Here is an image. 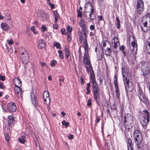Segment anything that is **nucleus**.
Segmentation results:
<instances>
[{"label": "nucleus", "mask_w": 150, "mask_h": 150, "mask_svg": "<svg viewBox=\"0 0 150 150\" xmlns=\"http://www.w3.org/2000/svg\"><path fill=\"white\" fill-rule=\"evenodd\" d=\"M83 61L85 65H88L89 66L90 69V81L92 82L93 84H96L97 83L95 78V76L94 72L91 63L88 52H85L84 53Z\"/></svg>", "instance_id": "1"}, {"label": "nucleus", "mask_w": 150, "mask_h": 150, "mask_svg": "<svg viewBox=\"0 0 150 150\" xmlns=\"http://www.w3.org/2000/svg\"><path fill=\"white\" fill-rule=\"evenodd\" d=\"M140 63L142 74L144 77L146 78L149 74L150 65L148 62L146 61H142L140 62Z\"/></svg>", "instance_id": "2"}, {"label": "nucleus", "mask_w": 150, "mask_h": 150, "mask_svg": "<svg viewBox=\"0 0 150 150\" xmlns=\"http://www.w3.org/2000/svg\"><path fill=\"white\" fill-rule=\"evenodd\" d=\"M23 51L20 50L19 53L21 55V59L23 64H27L29 62V56L28 52L25 49H22Z\"/></svg>", "instance_id": "3"}, {"label": "nucleus", "mask_w": 150, "mask_h": 150, "mask_svg": "<svg viewBox=\"0 0 150 150\" xmlns=\"http://www.w3.org/2000/svg\"><path fill=\"white\" fill-rule=\"evenodd\" d=\"M139 89L138 90V96L140 100L144 104L146 105L148 104L149 101L145 94L143 93L141 88H140V85H138Z\"/></svg>", "instance_id": "4"}, {"label": "nucleus", "mask_w": 150, "mask_h": 150, "mask_svg": "<svg viewBox=\"0 0 150 150\" xmlns=\"http://www.w3.org/2000/svg\"><path fill=\"white\" fill-rule=\"evenodd\" d=\"M98 85H93V97L94 99L95 100L96 102L98 105H99V101H100V96L99 94V88Z\"/></svg>", "instance_id": "5"}, {"label": "nucleus", "mask_w": 150, "mask_h": 150, "mask_svg": "<svg viewBox=\"0 0 150 150\" xmlns=\"http://www.w3.org/2000/svg\"><path fill=\"white\" fill-rule=\"evenodd\" d=\"M126 70V69L125 67H122V72L124 83L125 84H129V80L131 77L129 75H128L127 73L125 72Z\"/></svg>", "instance_id": "6"}, {"label": "nucleus", "mask_w": 150, "mask_h": 150, "mask_svg": "<svg viewBox=\"0 0 150 150\" xmlns=\"http://www.w3.org/2000/svg\"><path fill=\"white\" fill-rule=\"evenodd\" d=\"M136 9L139 14L142 13L144 11V4L142 0H137Z\"/></svg>", "instance_id": "7"}, {"label": "nucleus", "mask_w": 150, "mask_h": 150, "mask_svg": "<svg viewBox=\"0 0 150 150\" xmlns=\"http://www.w3.org/2000/svg\"><path fill=\"white\" fill-rule=\"evenodd\" d=\"M30 97L31 101L33 105L35 106H38V101L36 92L32 91L30 94Z\"/></svg>", "instance_id": "8"}, {"label": "nucleus", "mask_w": 150, "mask_h": 150, "mask_svg": "<svg viewBox=\"0 0 150 150\" xmlns=\"http://www.w3.org/2000/svg\"><path fill=\"white\" fill-rule=\"evenodd\" d=\"M12 25V24L11 25L9 24V23L8 22V21L2 23L1 24V28L3 30L5 31H7L10 29Z\"/></svg>", "instance_id": "9"}, {"label": "nucleus", "mask_w": 150, "mask_h": 150, "mask_svg": "<svg viewBox=\"0 0 150 150\" xmlns=\"http://www.w3.org/2000/svg\"><path fill=\"white\" fill-rule=\"evenodd\" d=\"M146 18H145L142 21V23L143 25V27L141 26V29L144 32L143 33L142 36L144 37L145 36V33L148 31V28L147 27V22Z\"/></svg>", "instance_id": "10"}, {"label": "nucleus", "mask_w": 150, "mask_h": 150, "mask_svg": "<svg viewBox=\"0 0 150 150\" xmlns=\"http://www.w3.org/2000/svg\"><path fill=\"white\" fill-rule=\"evenodd\" d=\"M49 96L48 92L45 91L44 92L43 97L44 101L47 105H50V102Z\"/></svg>", "instance_id": "11"}, {"label": "nucleus", "mask_w": 150, "mask_h": 150, "mask_svg": "<svg viewBox=\"0 0 150 150\" xmlns=\"http://www.w3.org/2000/svg\"><path fill=\"white\" fill-rule=\"evenodd\" d=\"M146 118L145 116L142 117L140 119V122L143 127L144 129L146 128L147 125L150 121V120L148 121L147 120L146 121Z\"/></svg>", "instance_id": "12"}, {"label": "nucleus", "mask_w": 150, "mask_h": 150, "mask_svg": "<svg viewBox=\"0 0 150 150\" xmlns=\"http://www.w3.org/2000/svg\"><path fill=\"white\" fill-rule=\"evenodd\" d=\"M7 109L10 112H13L16 111V107L14 103H11L8 105Z\"/></svg>", "instance_id": "13"}, {"label": "nucleus", "mask_w": 150, "mask_h": 150, "mask_svg": "<svg viewBox=\"0 0 150 150\" xmlns=\"http://www.w3.org/2000/svg\"><path fill=\"white\" fill-rule=\"evenodd\" d=\"M126 140L128 150H133V145L131 139L126 136Z\"/></svg>", "instance_id": "14"}, {"label": "nucleus", "mask_w": 150, "mask_h": 150, "mask_svg": "<svg viewBox=\"0 0 150 150\" xmlns=\"http://www.w3.org/2000/svg\"><path fill=\"white\" fill-rule=\"evenodd\" d=\"M87 13H88L89 17L88 19L90 20L89 21L91 22V21H93L95 18L96 16L94 14H91L89 12H88L85 10L84 14L85 16H87Z\"/></svg>", "instance_id": "15"}, {"label": "nucleus", "mask_w": 150, "mask_h": 150, "mask_svg": "<svg viewBox=\"0 0 150 150\" xmlns=\"http://www.w3.org/2000/svg\"><path fill=\"white\" fill-rule=\"evenodd\" d=\"M46 45L45 42L42 39L38 40L37 46L38 48L40 49H42Z\"/></svg>", "instance_id": "16"}, {"label": "nucleus", "mask_w": 150, "mask_h": 150, "mask_svg": "<svg viewBox=\"0 0 150 150\" xmlns=\"http://www.w3.org/2000/svg\"><path fill=\"white\" fill-rule=\"evenodd\" d=\"M5 21H8V22L9 23V24L11 25L12 21L11 19V17L10 15V14L9 13L7 12L5 14Z\"/></svg>", "instance_id": "17"}, {"label": "nucleus", "mask_w": 150, "mask_h": 150, "mask_svg": "<svg viewBox=\"0 0 150 150\" xmlns=\"http://www.w3.org/2000/svg\"><path fill=\"white\" fill-rule=\"evenodd\" d=\"M125 88L126 91V93L127 92H131L132 91L134 88V85H125Z\"/></svg>", "instance_id": "18"}, {"label": "nucleus", "mask_w": 150, "mask_h": 150, "mask_svg": "<svg viewBox=\"0 0 150 150\" xmlns=\"http://www.w3.org/2000/svg\"><path fill=\"white\" fill-rule=\"evenodd\" d=\"M8 124L10 127L11 125L13 124L15 122L14 117L12 115L8 116Z\"/></svg>", "instance_id": "19"}, {"label": "nucleus", "mask_w": 150, "mask_h": 150, "mask_svg": "<svg viewBox=\"0 0 150 150\" xmlns=\"http://www.w3.org/2000/svg\"><path fill=\"white\" fill-rule=\"evenodd\" d=\"M134 138L142 137L141 134L139 131L134 130L133 132Z\"/></svg>", "instance_id": "20"}, {"label": "nucleus", "mask_w": 150, "mask_h": 150, "mask_svg": "<svg viewBox=\"0 0 150 150\" xmlns=\"http://www.w3.org/2000/svg\"><path fill=\"white\" fill-rule=\"evenodd\" d=\"M53 16L55 19V23H57L59 17V15L57 11H54L53 13Z\"/></svg>", "instance_id": "21"}, {"label": "nucleus", "mask_w": 150, "mask_h": 150, "mask_svg": "<svg viewBox=\"0 0 150 150\" xmlns=\"http://www.w3.org/2000/svg\"><path fill=\"white\" fill-rule=\"evenodd\" d=\"M134 142L135 144L137 146H139L141 145L142 141V137L134 138Z\"/></svg>", "instance_id": "22"}, {"label": "nucleus", "mask_w": 150, "mask_h": 150, "mask_svg": "<svg viewBox=\"0 0 150 150\" xmlns=\"http://www.w3.org/2000/svg\"><path fill=\"white\" fill-rule=\"evenodd\" d=\"M143 112L145 113L144 114V116H145L146 118V120H147L148 121L150 120V114L149 112L145 109L144 110Z\"/></svg>", "instance_id": "23"}, {"label": "nucleus", "mask_w": 150, "mask_h": 150, "mask_svg": "<svg viewBox=\"0 0 150 150\" xmlns=\"http://www.w3.org/2000/svg\"><path fill=\"white\" fill-rule=\"evenodd\" d=\"M115 86L116 96L118 99H119L120 94L119 91L118 85H115Z\"/></svg>", "instance_id": "24"}, {"label": "nucleus", "mask_w": 150, "mask_h": 150, "mask_svg": "<svg viewBox=\"0 0 150 150\" xmlns=\"http://www.w3.org/2000/svg\"><path fill=\"white\" fill-rule=\"evenodd\" d=\"M108 44H109V45L110 46V47H107L105 51L106 52L105 54L107 56H110V53L111 52V50H110V48L111 47V44L109 42L108 43Z\"/></svg>", "instance_id": "25"}, {"label": "nucleus", "mask_w": 150, "mask_h": 150, "mask_svg": "<svg viewBox=\"0 0 150 150\" xmlns=\"http://www.w3.org/2000/svg\"><path fill=\"white\" fill-rule=\"evenodd\" d=\"M112 47L113 48V50L114 52H117V48L118 46L120 45V43H112Z\"/></svg>", "instance_id": "26"}, {"label": "nucleus", "mask_w": 150, "mask_h": 150, "mask_svg": "<svg viewBox=\"0 0 150 150\" xmlns=\"http://www.w3.org/2000/svg\"><path fill=\"white\" fill-rule=\"evenodd\" d=\"M132 38L133 39V40L131 42V45L130 46L134 47L135 48H137V41L135 39V37L134 36H133Z\"/></svg>", "instance_id": "27"}, {"label": "nucleus", "mask_w": 150, "mask_h": 150, "mask_svg": "<svg viewBox=\"0 0 150 150\" xmlns=\"http://www.w3.org/2000/svg\"><path fill=\"white\" fill-rule=\"evenodd\" d=\"M13 82L14 84H21V81L18 78H15L13 79Z\"/></svg>", "instance_id": "28"}, {"label": "nucleus", "mask_w": 150, "mask_h": 150, "mask_svg": "<svg viewBox=\"0 0 150 150\" xmlns=\"http://www.w3.org/2000/svg\"><path fill=\"white\" fill-rule=\"evenodd\" d=\"M130 50L132 53V55L134 56L137 54V48L130 46Z\"/></svg>", "instance_id": "29"}, {"label": "nucleus", "mask_w": 150, "mask_h": 150, "mask_svg": "<svg viewBox=\"0 0 150 150\" xmlns=\"http://www.w3.org/2000/svg\"><path fill=\"white\" fill-rule=\"evenodd\" d=\"M15 86L14 87V90L15 91H20L22 92V90L21 88V85H20V86H18L17 85H15Z\"/></svg>", "instance_id": "30"}, {"label": "nucleus", "mask_w": 150, "mask_h": 150, "mask_svg": "<svg viewBox=\"0 0 150 150\" xmlns=\"http://www.w3.org/2000/svg\"><path fill=\"white\" fill-rule=\"evenodd\" d=\"M112 42L115 43H120L118 38L117 36H115L113 37L112 40Z\"/></svg>", "instance_id": "31"}, {"label": "nucleus", "mask_w": 150, "mask_h": 150, "mask_svg": "<svg viewBox=\"0 0 150 150\" xmlns=\"http://www.w3.org/2000/svg\"><path fill=\"white\" fill-rule=\"evenodd\" d=\"M15 95L18 98H22V92L20 91H15Z\"/></svg>", "instance_id": "32"}, {"label": "nucleus", "mask_w": 150, "mask_h": 150, "mask_svg": "<svg viewBox=\"0 0 150 150\" xmlns=\"http://www.w3.org/2000/svg\"><path fill=\"white\" fill-rule=\"evenodd\" d=\"M116 20L117 22V24H116V25H117V28L119 29L120 28V21L118 17H117L116 18Z\"/></svg>", "instance_id": "33"}, {"label": "nucleus", "mask_w": 150, "mask_h": 150, "mask_svg": "<svg viewBox=\"0 0 150 150\" xmlns=\"http://www.w3.org/2000/svg\"><path fill=\"white\" fill-rule=\"evenodd\" d=\"M65 52V57L67 59H68L69 56V50L67 48L65 47L64 48Z\"/></svg>", "instance_id": "34"}, {"label": "nucleus", "mask_w": 150, "mask_h": 150, "mask_svg": "<svg viewBox=\"0 0 150 150\" xmlns=\"http://www.w3.org/2000/svg\"><path fill=\"white\" fill-rule=\"evenodd\" d=\"M58 52L59 54V57L60 59H63L64 58L63 53L61 50H58Z\"/></svg>", "instance_id": "35"}, {"label": "nucleus", "mask_w": 150, "mask_h": 150, "mask_svg": "<svg viewBox=\"0 0 150 150\" xmlns=\"http://www.w3.org/2000/svg\"><path fill=\"white\" fill-rule=\"evenodd\" d=\"M79 24L80 27L86 25L84 21L82 19L80 20Z\"/></svg>", "instance_id": "36"}, {"label": "nucleus", "mask_w": 150, "mask_h": 150, "mask_svg": "<svg viewBox=\"0 0 150 150\" xmlns=\"http://www.w3.org/2000/svg\"><path fill=\"white\" fill-rule=\"evenodd\" d=\"M84 49L85 52H88V45L87 43H84Z\"/></svg>", "instance_id": "37"}, {"label": "nucleus", "mask_w": 150, "mask_h": 150, "mask_svg": "<svg viewBox=\"0 0 150 150\" xmlns=\"http://www.w3.org/2000/svg\"><path fill=\"white\" fill-rule=\"evenodd\" d=\"M117 76L115 74L113 78V80L114 81V84H118L117 82Z\"/></svg>", "instance_id": "38"}, {"label": "nucleus", "mask_w": 150, "mask_h": 150, "mask_svg": "<svg viewBox=\"0 0 150 150\" xmlns=\"http://www.w3.org/2000/svg\"><path fill=\"white\" fill-rule=\"evenodd\" d=\"M54 46L56 47V48L59 49H61L60 44L59 43L57 42H55L54 43Z\"/></svg>", "instance_id": "39"}, {"label": "nucleus", "mask_w": 150, "mask_h": 150, "mask_svg": "<svg viewBox=\"0 0 150 150\" xmlns=\"http://www.w3.org/2000/svg\"><path fill=\"white\" fill-rule=\"evenodd\" d=\"M89 3L90 4V6L91 7V11L90 12V13H91V14H94V12L95 8H93L91 3Z\"/></svg>", "instance_id": "40"}, {"label": "nucleus", "mask_w": 150, "mask_h": 150, "mask_svg": "<svg viewBox=\"0 0 150 150\" xmlns=\"http://www.w3.org/2000/svg\"><path fill=\"white\" fill-rule=\"evenodd\" d=\"M77 17H80V18L82 17V12L78 9H77Z\"/></svg>", "instance_id": "41"}, {"label": "nucleus", "mask_w": 150, "mask_h": 150, "mask_svg": "<svg viewBox=\"0 0 150 150\" xmlns=\"http://www.w3.org/2000/svg\"><path fill=\"white\" fill-rule=\"evenodd\" d=\"M62 124L65 126L66 127H67L69 125V123L68 122H66L65 120H63L62 122Z\"/></svg>", "instance_id": "42"}, {"label": "nucleus", "mask_w": 150, "mask_h": 150, "mask_svg": "<svg viewBox=\"0 0 150 150\" xmlns=\"http://www.w3.org/2000/svg\"><path fill=\"white\" fill-rule=\"evenodd\" d=\"M130 118H129L128 117H126V116L125 115L124 117V122L125 123H126L129 120V119H132V117H130Z\"/></svg>", "instance_id": "43"}, {"label": "nucleus", "mask_w": 150, "mask_h": 150, "mask_svg": "<svg viewBox=\"0 0 150 150\" xmlns=\"http://www.w3.org/2000/svg\"><path fill=\"white\" fill-rule=\"evenodd\" d=\"M41 29L42 31L43 32H44L45 31H47V28L44 25H43L41 27Z\"/></svg>", "instance_id": "44"}, {"label": "nucleus", "mask_w": 150, "mask_h": 150, "mask_svg": "<svg viewBox=\"0 0 150 150\" xmlns=\"http://www.w3.org/2000/svg\"><path fill=\"white\" fill-rule=\"evenodd\" d=\"M18 141L22 144H24L25 142V140L22 138H20L18 139Z\"/></svg>", "instance_id": "45"}, {"label": "nucleus", "mask_w": 150, "mask_h": 150, "mask_svg": "<svg viewBox=\"0 0 150 150\" xmlns=\"http://www.w3.org/2000/svg\"><path fill=\"white\" fill-rule=\"evenodd\" d=\"M5 140L7 142L9 141L10 137L8 134H4Z\"/></svg>", "instance_id": "46"}, {"label": "nucleus", "mask_w": 150, "mask_h": 150, "mask_svg": "<svg viewBox=\"0 0 150 150\" xmlns=\"http://www.w3.org/2000/svg\"><path fill=\"white\" fill-rule=\"evenodd\" d=\"M91 85H87V87L86 88L87 92L86 93L87 95L89 94L90 93V90H89V87H90Z\"/></svg>", "instance_id": "47"}, {"label": "nucleus", "mask_w": 150, "mask_h": 150, "mask_svg": "<svg viewBox=\"0 0 150 150\" xmlns=\"http://www.w3.org/2000/svg\"><path fill=\"white\" fill-rule=\"evenodd\" d=\"M67 30L68 32L71 33L72 31V27L71 26H69L67 28Z\"/></svg>", "instance_id": "48"}, {"label": "nucleus", "mask_w": 150, "mask_h": 150, "mask_svg": "<svg viewBox=\"0 0 150 150\" xmlns=\"http://www.w3.org/2000/svg\"><path fill=\"white\" fill-rule=\"evenodd\" d=\"M90 29L91 30H95V26L94 24L91 25L89 27Z\"/></svg>", "instance_id": "49"}, {"label": "nucleus", "mask_w": 150, "mask_h": 150, "mask_svg": "<svg viewBox=\"0 0 150 150\" xmlns=\"http://www.w3.org/2000/svg\"><path fill=\"white\" fill-rule=\"evenodd\" d=\"M92 100L91 99H89L88 100V102L87 103V105L88 106H90L91 105Z\"/></svg>", "instance_id": "50"}, {"label": "nucleus", "mask_w": 150, "mask_h": 150, "mask_svg": "<svg viewBox=\"0 0 150 150\" xmlns=\"http://www.w3.org/2000/svg\"><path fill=\"white\" fill-rule=\"evenodd\" d=\"M57 61L55 60H53L51 62V67H53L55 66V64L56 63Z\"/></svg>", "instance_id": "51"}, {"label": "nucleus", "mask_w": 150, "mask_h": 150, "mask_svg": "<svg viewBox=\"0 0 150 150\" xmlns=\"http://www.w3.org/2000/svg\"><path fill=\"white\" fill-rule=\"evenodd\" d=\"M100 119L99 117H96L95 124L96 125V124L98 123L100 121Z\"/></svg>", "instance_id": "52"}, {"label": "nucleus", "mask_w": 150, "mask_h": 150, "mask_svg": "<svg viewBox=\"0 0 150 150\" xmlns=\"http://www.w3.org/2000/svg\"><path fill=\"white\" fill-rule=\"evenodd\" d=\"M67 35L68 41L69 42L71 40V38L70 37V34L69 33H67Z\"/></svg>", "instance_id": "53"}, {"label": "nucleus", "mask_w": 150, "mask_h": 150, "mask_svg": "<svg viewBox=\"0 0 150 150\" xmlns=\"http://www.w3.org/2000/svg\"><path fill=\"white\" fill-rule=\"evenodd\" d=\"M47 4H48L49 6H51V9H53L54 8V5L53 4H52L50 2L47 3Z\"/></svg>", "instance_id": "54"}, {"label": "nucleus", "mask_w": 150, "mask_h": 150, "mask_svg": "<svg viewBox=\"0 0 150 150\" xmlns=\"http://www.w3.org/2000/svg\"><path fill=\"white\" fill-rule=\"evenodd\" d=\"M81 28L82 30L83 31H85L86 29L87 28V27L86 25L80 27Z\"/></svg>", "instance_id": "55"}, {"label": "nucleus", "mask_w": 150, "mask_h": 150, "mask_svg": "<svg viewBox=\"0 0 150 150\" xmlns=\"http://www.w3.org/2000/svg\"><path fill=\"white\" fill-rule=\"evenodd\" d=\"M97 59L98 60H99V61L100 60L102 59L103 58V56L101 54L100 55L98 56L97 57Z\"/></svg>", "instance_id": "56"}, {"label": "nucleus", "mask_w": 150, "mask_h": 150, "mask_svg": "<svg viewBox=\"0 0 150 150\" xmlns=\"http://www.w3.org/2000/svg\"><path fill=\"white\" fill-rule=\"evenodd\" d=\"M5 80V76L0 74V80L4 81Z\"/></svg>", "instance_id": "57"}, {"label": "nucleus", "mask_w": 150, "mask_h": 150, "mask_svg": "<svg viewBox=\"0 0 150 150\" xmlns=\"http://www.w3.org/2000/svg\"><path fill=\"white\" fill-rule=\"evenodd\" d=\"M85 67L86 69V71L88 73H89V72L90 73V69L89 68V66L88 67L87 66H85Z\"/></svg>", "instance_id": "58"}, {"label": "nucleus", "mask_w": 150, "mask_h": 150, "mask_svg": "<svg viewBox=\"0 0 150 150\" xmlns=\"http://www.w3.org/2000/svg\"><path fill=\"white\" fill-rule=\"evenodd\" d=\"M96 30H94V32H91L90 33V35L91 36H93L96 34Z\"/></svg>", "instance_id": "59"}, {"label": "nucleus", "mask_w": 150, "mask_h": 150, "mask_svg": "<svg viewBox=\"0 0 150 150\" xmlns=\"http://www.w3.org/2000/svg\"><path fill=\"white\" fill-rule=\"evenodd\" d=\"M31 30L32 31H33L35 34H36L37 33L35 31V27L34 26H32L31 27Z\"/></svg>", "instance_id": "60"}, {"label": "nucleus", "mask_w": 150, "mask_h": 150, "mask_svg": "<svg viewBox=\"0 0 150 150\" xmlns=\"http://www.w3.org/2000/svg\"><path fill=\"white\" fill-rule=\"evenodd\" d=\"M65 29H62L61 30V32L62 35L66 34L65 33Z\"/></svg>", "instance_id": "61"}, {"label": "nucleus", "mask_w": 150, "mask_h": 150, "mask_svg": "<svg viewBox=\"0 0 150 150\" xmlns=\"http://www.w3.org/2000/svg\"><path fill=\"white\" fill-rule=\"evenodd\" d=\"M143 148L141 147L140 145L137 146V150H144Z\"/></svg>", "instance_id": "62"}, {"label": "nucleus", "mask_w": 150, "mask_h": 150, "mask_svg": "<svg viewBox=\"0 0 150 150\" xmlns=\"http://www.w3.org/2000/svg\"><path fill=\"white\" fill-rule=\"evenodd\" d=\"M58 26L57 24H54L53 25V28L54 29L57 30L58 28Z\"/></svg>", "instance_id": "63"}, {"label": "nucleus", "mask_w": 150, "mask_h": 150, "mask_svg": "<svg viewBox=\"0 0 150 150\" xmlns=\"http://www.w3.org/2000/svg\"><path fill=\"white\" fill-rule=\"evenodd\" d=\"M74 136L72 134H69L68 137L69 139H71L74 138Z\"/></svg>", "instance_id": "64"}]
</instances>
